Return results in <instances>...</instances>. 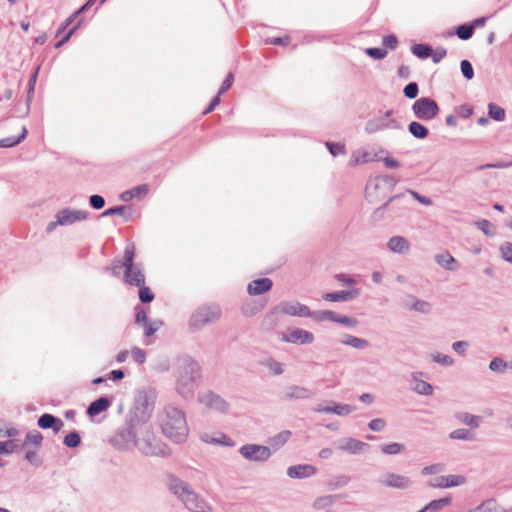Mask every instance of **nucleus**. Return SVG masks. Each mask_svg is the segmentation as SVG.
<instances>
[{"mask_svg": "<svg viewBox=\"0 0 512 512\" xmlns=\"http://www.w3.org/2000/svg\"><path fill=\"white\" fill-rule=\"evenodd\" d=\"M365 53L373 59L381 60L386 57L387 50L385 48L370 47L366 48Z\"/></svg>", "mask_w": 512, "mask_h": 512, "instance_id": "5fc2aeb1", "label": "nucleus"}, {"mask_svg": "<svg viewBox=\"0 0 512 512\" xmlns=\"http://www.w3.org/2000/svg\"><path fill=\"white\" fill-rule=\"evenodd\" d=\"M39 67L31 74L28 81V91H27V103L29 104L32 100V96L34 94L35 85L38 77Z\"/></svg>", "mask_w": 512, "mask_h": 512, "instance_id": "bf43d9fd", "label": "nucleus"}, {"mask_svg": "<svg viewBox=\"0 0 512 512\" xmlns=\"http://www.w3.org/2000/svg\"><path fill=\"white\" fill-rule=\"evenodd\" d=\"M25 460L35 467H40L42 465V460L36 450H28L25 453Z\"/></svg>", "mask_w": 512, "mask_h": 512, "instance_id": "052dcab7", "label": "nucleus"}, {"mask_svg": "<svg viewBox=\"0 0 512 512\" xmlns=\"http://www.w3.org/2000/svg\"><path fill=\"white\" fill-rule=\"evenodd\" d=\"M139 451L145 456L168 457L170 451L166 444L157 439L152 432H147L142 439L136 436V444Z\"/></svg>", "mask_w": 512, "mask_h": 512, "instance_id": "423d86ee", "label": "nucleus"}, {"mask_svg": "<svg viewBox=\"0 0 512 512\" xmlns=\"http://www.w3.org/2000/svg\"><path fill=\"white\" fill-rule=\"evenodd\" d=\"M435 262L448 271H455L459 268L458 261L449 252L435 255Z\"/></svg>", "mask_w": 512, "mask_h": 512, "instance_id": "bb28decb", "label": "nucleus"}, {"mask_svg": "<svg viewBox=\"0 0 512 512\" xmlns=\"http://www.w3.org/2000/svg\"><path fill=\"white\" fill-rule=\"evenodd\" d=\"M473 26L469 23H464L457 26L455 34L461 40H469L473 36Z\"/></svg>", "mask_w": 512, "mask_h": 512, "instance_id": "ea45409f", "label": "nucleus"}, {"mask_svg": "<svg viewBox=\"0 0 512 512\" xmlns=\"http://www.w3.org/2000/svg\"><path fill=\"white\" fill-rule=\"evenodd\" d=\"M432 359L434 362L443 366H452L454 364V360L451 356L442 353L432 355Z\"/></svg>", "mask_w": 512, "mask_h": 512, "instance_id": "680f3d73", "label": "nucleus"}, {"mask_svg": "<svg viewBox=\"0 0 512 512\" xmlns=\"http://www.w3.org/2000/svg\"><path fill=\"white\" fill-rule=\"evenodd\" d=\"M412 111L417 119L430 121L438 115L440 109L435 100L421 97L413 103Z\"/></svg>", "mask_w": 512, "mask_h": 512, "instance_id": "6e6552de", "label": "nucleus"}, {"mask_svg": "<svg viewBox=\"0 0 512 512\" xmlns=\"http://www.w3.org/2000/svg\"><path fill=\"white\" fill-rule=\"evenodd\" d=\"M137 287L139 288V292H138L139 300L143 304H149L154 300L155 296L149 287L145 286V284L143 286H137Z\"/></svg>", "mask_w": 512, "mask_h": 512, "instance_id": "de8ad7c7", "label": "nucleus"}, {"mask_svg": "<svg viewBox=\"0 0 512 512\" xmlns=\"http://www.w3.org/2000/svg\"><path fill=\"white\" fill-rule=\"evenodd\" d=\"M460 69H461V72H462V75L463 77L466 79V80H471L473 79L474 77V69H473V66L472 64L470 63V61L468 60H462L460 62Z\"/></svg>", "mask_w": 512, "mask_h": 512, "instance_id": "6e6d98bb", "label": "nucleus"}, {"mask_svg": "<svg viewBox=\"0 0 512 512\" xmlns=\"http://www.w3.org/2000/svg\"><path fill=\"white\" fill-rule=\"evenodd\" d=\"M331 407L332 413L338 416H347L353 411V408L348 404L331 402Z\"/></svg>", "mask_w": 512, "mask_h": 512, "instance_id": "09e8293b", "label": "nucleus"}, {"mask_svg": "<svg viewBox=\"0 0 512 512\" xmlns=\"http://www.w3.org/2000/svg\"><path fill=\"white\" fill-rule=\"evenodd\" d=\"M164 325V321L157 319L152 322H147V324L142 325L144 327V336L146 338H150L153 336L162 326Z\"/></svg>", "mask_w": 512, "mask_h": 512, "instance_id": "a19ab883", "label": "nucleus"}, {"mask_svg": "<svg viewBox=\"0 0 512 512\" xmlns=\"http://www.w3.org/2000/svg\"><path fill=\"white\" fill-rule=\"evenodd\" d=\"M317 469L310 464L292 465L287 469V475L292 479H304L315 475Z\"/></svg>", "mask_w": 512, "mask_h": 512, "instance_id": "a211bd4d", "label": "nucleus"}, {"mask_svg": "<svg viewBox=\"0 0 512 512\" xmlns=\"http://www.w3.org/2000/svg\"><path fill=\"white\" fill-rule=\"evenodd\" d=\"M369 445L354 438H345L339 445V449L353 455L361 454Z\"/></svg>", "mask_w": 512, "mask_h": 512, "instance_id": "4be33fe9", "label": "nucleus"}, {"mask_svg": "<svg viewBox=\"0 0 512 512\" xmlns=\"http://www.w3.org/2000/svg\"><path fill=\"white\" fill-rule=\"evenodd\" d=\"M450 503H451V498L445 497V498L432 500L424 507L427 512H437V511L441 510L442 508L448 506Z\"/></svg>", "mask_w": 512, "mask_h": 512, "instance_id": "4c0bfd02", "label": "nucleus"}, {"mask_svg": "<svg viewBox=\"0 0 512 512\" xmlns=\"http://www.w3.org/2000/svg\"><path fill=\"white\" fill-rule=\"evenodd\" d=\"M239 454L247 461L264 463L271 457V450L265 445L245 444L240 447Z\"/></svg>", "mask_w": 512, "mask_h": 512, "instance_id": "1a4fd4ad", "label": "nucleus"}, {"mask_svg": "<svg viewBox=\"0 0 512 512\" xmlns=\"http://www.w3.org/2000/svg\"><path fill=\"white\" fill-rule=\"evenodd\" d=\"M151 418V415L144 411L143 409H140L136 405H133V407L130 409L128 415H127V426L125 432L121 433L120 435L131 444H136V427L145 424L149 421Z\"/></svg>", "mask_w": 512, "mask_h": 512, "instance_id": "0eeeda50", "label": "nucleus"}, {"mask_svg": "<svg viewBox=\"0 0 512 512\" xmlns=\"http://www.w3.org/2000/svg\"><path fill=\"white\" fill-rule=\"evenodd\" d=\"M446 488L462 485L466 482V478L462 475H447Z\"/></svg>", "mask_w": 512, "mask_h": 512, "instance_id": "0e129e2a", "label": "nucleus"}, {"mask_svg": "<svg viewBox=\"0 0 512 512\" xmlns=\"http://www.w3.org/2000/svg\"><path fill=\"white\" fill-rule=\"evenodd\" d=\"M88 217V211L75 210L70 208L61 209L55 215L57 223H61V226L72 225L76 222L85 221L88 219Z\"/></svg>", "mask_w": 512, "mask_h": 512, "instance_id": "9d476101", "label": "nucleus"}, {"mask_svg": "<svg viewBox=\"0 0 512 512\" xmlns=\"http://www.w3.org/2000/svg\"><path fill=\"white\" fill-rule=\"evenodd\" d=\"M169 491L175 495L191 512H212L211 506L197 494L191 485L182 479L169 475L167 480Z\"/></svg>", "mask_w": 512, "mask_h": 512, "instance_id": "f03ea898", "label": "nucleus"}, {"mask_svg": "<svg viewBox=\"0 0 512 512\" xmlns=\"http://www.w3.org/2000/svg\"><path fill=\"white\" fill-rule=\"evenodd\" d=\"M148 309L142 307L141 305H136L134 307V311H135V323L139 326H142L144 324H147L148 322Z\"/></svg>", "mask_w": 512, "mask_h": 512, "instance_id": "37998d69", "label": "nucleus"}, {"mask_svg": "<svg viewBox=\"0 0 512 512\" xmlns=\"http://www.w3.org/2000/svg\"><path fill=\"white\" fill-rule=\"evenodd\" d=\"M42 441V434L38 430H32L26 434L24 442L21 445V447H25L28 444H32L39 448L41 446Z\"/></svg>", "mask_w": 512, "mask_h": 512, "instance_id": "c9c22d12", "label": "nucleus"}, {"mask_svg": "<svg viewBox=\"0 0 512 512\" xmlns=\"http://www.w3.org/2000/svg\"><path fill=\"white\" fill-rule=\"evenodd\" d=\"M488 115L491 119L501 122L505 119V110L495 103H489Z\"/></svg>", "mask_w": 512, "mask_h": 512, "instance_id": "58836bf2", "label": "nucleus"}, {"mask_svg": "<svg viewBox=\"0 0 512 512\" xmlns=\"http://www.w3.org/2000/svg\"><path fill=\"white\" fill-rule=\"evenodd\" d=\"M424 376V373L423 372H413L411 374V377H412V380H413V391L416 392L417 394H420V395H424V396H430L433 394V386L422 380L421 377Z\"/></svg>", "mask_w": 512, "mask_h": 512, "instance_id": "412c9836", "label": "nucleus"}, {"mask_svg": "<svg viewBox=\"0 0 512 512\" xmlns=\"http://www.w3.org/2000/svg\"><path fill=\"white\" fill-rule=\"evenodd\" d=\"M155 400L156 391L154 389H141L138 390L135 395L134 405L152 415L155 406Z\"/></svg>", "mask_w": 512, "mask_h": 512, "instance_id": "f8f14e48", "label": "nucleus"}, {"mask_svg": "<svg viewBox=\"0 0 512 512\" xmlns=\"http://www.w3.org/2000/svg\"><path fill=\"white\" fill-rule=\"evenodd\" d=\"M405 446L401 443L393 442L390 444L383 445L381 451L387 455H396L404 450Z\"/></svg>", "mask_w": 512, "mask_h": 512, "instance_id": "603ef678", "label": "nucleus"}, {"mask_svg": "<svg viewBox=\"0 0 512 512\" xmlns=\"http://www.w3.org/2000/svg\"><path fill=\"white\" fill-rule=\"evenodd\" d=\"M408 131L414 138L419 140L425 139L429 134L428 128L417 121L410 122Z\"/></svg>", "mask_w": 512, "mask_h": 512, "instance_id": "c756f323", "label": "nucleus"}, {"mask_svg": "<svg viewBox=\"0 0 512 512\" xmlns=\"http://www.w3.org/2000/svg\"><path fill=\"white\" fill-rule=\"evenodd\" d=\"M162 433L175 443H183L189 434L185 413L174 406L164 408L160 417Z\"/></svg>", "mask_w": 512, "mask_h": 512, "instance_id": "f257e3e1", "label": "nucleus"}, {"mask_svg": "<svg viewBox=\"0 0 512 512\" xmlns=\"http://www.w3.org/2000/svg\"><path fill=\"white\" fill-rule=\"evenodd\" d=\"M419 93V86L416 82L408 83L404 89L403 94L408 99H415Z\"/></svg>", "mask_w": 512, "mask_h": 512, "instance_id": "4d7b16f0", "label": "nucleus"}, {"mask_svg": "<svg viewBox=\"0 0 512 512\" xmlns=\"http://www.w3.org/2000/svg\"><path fill=\"white\" fill-rule=\"evenodd\" d=\"M325 145L333 157L345 155L347 153L346 146L343 143L326 142Z\"/></svg>", "mask_w": 512, "mask_h": 512, "instance_id": "a18cd8bd", "label": "nucleus"}, {"mask_svg": "<svg viewBox=\"0 0 512 512\" xmlns=\"http://www.w3.org/2000/svg\"><path fill=\"white\" fill-rule=\"evenodd\" d=\"M361 293L359 288L353 287L350 290L336 291L325 293L322 297L326 301L346 302L356 299Z\"/></svg>", "mask_w": 512, "mask_h": 512, "instance_id": "f3484780", "label": "nucleus"}, {"mask_svg": "<svg viewBox=\"0 0 512 512\" xmlns=\"http://www.w3.org/2000/svg\"><path fill=\"white\" fill-rule=\"evenodd\" d=\"M89 204L95 210H100L105 205V199L98 194L91 195L89 197Z\"/></svg>", "mask_w": 512, "mask_h": 512, "instance_id": "69168bd1", "label": "nucleus"}, {"mask_svg": "<svg viewBox=\"0 0 512 512\" xmlns=\"http://www.w3.org/2000/svg\"><path fill=\"white\" fill-rule=\"evenodd\" d=\"M292 433L289 430H283L269 439V444L275 450L284 446L291 438Z\"/></svg>", "mask_w": 512, "mask_h": 512, "instance_id": "7c9ffc66", "label": "nucleus"}, {"mask_svg": "<svg viewBox=\"0 0 512 512\" xmlns=\"http://www.w3.org/2000/svg\"><path fill=\"white\" fill-rule=\"evenodd\" d=\"M221 314V308L217 304L200 305L190 315L188 328L191 332H198L219 320Z\"/></svg>", "mask_w": 512, "mask_h": 512, "instance_id": "39448f33", "label": "nucleus"}, {"mask_svg": "<svg viewBox=\"0 0 512 512\" xmlns=\"http://www.w3.org/2000/svg\"><path fill=\"white\" fill-rule=\"evenodd\" d=\"M388 249L396 254L404 255L410 251V242L404 236H392L387 242Z\"/></svg>", "mask_w": 512, "mask_h": 512, "instance_id": "aec40b11", "label": "nucleus"}, {"mask_svg": "<svg viewBox=\"0 0 512 512\" xmlns=\"http://www.w3.org/2000/svg\"><path fill=\"white\" fill-rule=\"evenodd\" d=\"M457 419L461 423H463L471 428H478L480 425V422L482 420V417L464 412V413H460L457 416Z\"/></svg>", "mask_w": 512, "mask_h": 512, "instance_id": "473e14b6", "label": "nucleus"}, {"mask_svg": "<svg viewBox=\"0 0 512 512\" xmlns=\"http://www.w3.org/2000/svg\"><path fill=\"white\" fill-rule=\"evenodd\" d=\"M368 427L372 431L380 432L385 429L386 421L382 418H375L369 422Z\"/></svg>", "mask_w": 512, "mask_h": 512, "instance_id": "774afa93", "label": "nucleus"}, {"mask_svg": "<svg viewBox=\"0 0 512 512\" xmlns=\"http://www.w3.org/2000/svg\"><path fill=\"white\" fill-rule=\"evenodd\" d=\"M332 322L343 324L347 327H355L358 324V320L356 318L347 315L337 314L335 312Z\"/></svg>", "mask_w": 512, "mask_h": 512, "instance_id": "49530a36", "label": "nucleus"}, {"mask_svg": "<svg viewBox=\"0 0 512 512\" xmlns=\"http://www.w3.org/2000/svg\"><path fill=\"white\" fill-rule=\"evenodd\" d=\"M443 470H444L443 464L435 463L432 465L425 466L422 469V474L423 475H435V474L442 472Z\"/></svg>", "mask_w": 512, "mask_h": 512, "instance_id": "338daca9", "label": "nucleus"}, {"mask_svg": "<svg viewBox=\"0 0 512 512\" xmlns=\"http://www.w3.org/2000/svg\"><path fill=\"white\" fill-rule=\"evenodd\" d=\"M314 396V393L306 387L291 385L285 394V398L288 400H303L310 399Z\"/></svg>", "mask_w": 512, "mask_h": 512, "instance_id": "393cba45", "label": "nucleus"}, {"mask_svg": "<svg viewBox=\"0 0 512 512\" xmlns=\"http://www.w3.org/2000/svg\"><path fill=\"white\" fill-rule=\"evenodd\" d=\"M449 438L453 440L473 441L475 440V433L469 429L459 428L453 430L449 434Z\"/></svg>", "mask_w": 512, "mask_h": 512, "instance_id": "72a5a7b5", "label": "nucleus"}, {"mask_svg": "<svg viewBox=\"0 0 512 512\" xmlns=\"http://www.w3.org/2000/svg\"><path fill=\"white\" fill-rule=\"evenodd\" d=\"M126 210H127L126 206H123V205L111 207V208H108L105 211H103L99 217L120 215V216H124L128 220L130 218L131 214L129 213L127 215Z\"/></svg>", "mask_w": 512, "mask_h": 512, "instance_id": "c03bdc74", "label": "nucleus"}, {"mask_svg": "<svg viewBox=\"0 0 512 512\" xmlns=\"http://www.w3.org/2000/svg\"><path fill=\"white\" fill-rule=\"evenodd\" d=\"M469 512H499L494 500H487L479 504L475 509Z\"/></svg>", "mask_w": 512, "mask_h": 512, "instance_id": "8fccbe9b", "label": "nucleus"}, {"mask_svg": "<svg viewBox=\"0 0 512 512\" xmlns=\"http://www.w3.org/2000/svg\"><path fill=\"white\" fill-rule=\"evenodd\" d=\"M340 342L343 345L351 346L359 350L366 349L367 347H369L368 340L356 337L351 334H345L343 338L340 340Z\"/></svg>", "mask_w": 512, "mask_h": 512, "instance_id": "cd10ccee", "label": "nucleus"}, {"mask_svg": "<svg viewBox=\"0 0 512 512\" xmlns=\"http://www.w3.org/2000/svg\"><path fill=\"white\" fill-rule=\"evenodd\" d=\"M63 444L68 448H76L81 444V436L78 431L68 433L64 439Z\"/></svg>", "mask_w": 512, "mask_h": 512, "instance_id": "79ce46f5", "label": "nucleus"}, {"mask_svg": "<svg viewBox=\"0 0 512 512\" xmlns=\"http://www.w3.org/2000/svg\"><path fill=\"white\" fill-rule=\"evenodd\" d=\"M501 257L508 263L512 264V243L505 242L500 247Z\"/></svg>", "mask_w": 512, "mask_h": 512, "instance_id": "e2e57ef3", "label": "nucleus"}, {"mask_svg": "<svg viewBox=\"0 0 512 512\" xmlns=\"http://www.w3.org/2000/svg\"><path fill=\"white\" fill-rule=\"evenodd\" d=\"M199 400L206 407L213 409L215 411L226 413L229 410L228 402L225 399H223L220 395L212 391L204 393L202 396H200Z\"/></svg>", "mask_w": 512, "mask_h": 512, "instance_id": "4468645a", "label": "nucleus"}, {"mask_svg": "<svg viewBox=\"0 0 512 512\" xmlns=\"http://www.w3.org/2000/svg\"><path fill=\"white\" fill-rule=\"evenodd\" d=\"M199 377V364L191 358L184 359L179 369V376L176 386L177 392L184 399L192 398L197 388V379Z\"/></svg>", "mask_w": 512, "mask_h": 512, "instance_id": "7ed1b4c3", "label": "nucleus"}, {"mask_svg": "<svg viewBox=\"0 0 512 512\" xmlns=\"http://www.w3.org/2000/svg\"><path fill=\"white\" fill-rule=\"evenodd\" d=\"M379 483L387 488L400 490L408 489L412 485V481L409 477L396 473H386L383 478L379 480Z\"/></svg>", "mask_w": 512, "mask_h": 512, "instance_id": "2eb2a0df", "label": "nucleus"}, {"mask_svg": "<svg viewBox=\"0 0 512 512\" xmlns=\"http://www.w3.org/2000/svg\"><path fill=\"white\" fill-rule=\"evenodd\" d=\"M27 134L28 130L23 126L21 133L18 136H10L0 139V148H11L20 144L26 138Z\"/></svg>", "mask_w": 512, "mask_h": 512, "instance_id": "c85d7f7f", "label": "nucleus"}, {"mask_svg": "<svg viewBox=\"0 0 512 512\" xmlns=\"http://www.w3.org/2000/svg\"><path fill=\"white\" fill-rule=\"evenodd\" d=\"M386 129L400 130L402 129L401 123L396 119L374 118L369 120L365 125V131L373 134Z\"/></svg>", "mask_w": 512, "mask_h": 512, "instance_id": "ddd939ff", "label": "nucleus"}, {"mask_svg": "<svg viewBox=\"0 0 512 512\" xmlns=\"http://www.w3.org/2000/svg\"><path fill=\"white\" fill-rule=\"evenodd\" d=\"M136 246L134 242L129 241L124 250V258L120 267L125 268L124 281L131 286H143L145 284V275L140 264H134Z\"/></svg>", "mask_w": 512, "mask_h": 512, "instance_id": "20e7f679", "label": "nucleus"}, {"mask_svg": "<svg viewBox=\"0 0 512 512\" xmlns=\"http://www.w3.org/2000/svg\"><path fill=\"white\" fill-rule=\"evenodd\" d=\"M110 406H111V400L106 396H102L90 403V405L88 406V408L86 410V413L90 417H94V416L99 415L100 413L106 411Z\"/></svg>", "mask_w": 512, "mask_h": 512, "instance_id": "a878e982", "label": "nucleus"}, {"mask_svg": "<svg viewBox=\"0 0 512 512\" xmlns=\"http://www.w3.org/2000/svg\"><path fill=\"white\" fill-rule=\"evenodd\" d=\"M411 52L420 59H426L432 55V47L428 44H414Z\"/></svg>", "mask_w": 512, "mask_h": 512, "instance_id": "f704fd0d", "label": "nucleus"}, {"mask_svg": "<svg viewBox=\"0 0 512 512\" xmlns=\"http://www.w3.org/2000/svg\"><path fill=\"white\" fill-rule=\"evenodd\" d=\"M309 318H312L316 322H322L325 320H329L332 322L334 317V312L331 310H316L311 311L309 309V315L307 316Z\"/></svg>", "mask_w": 512, "mask_h": 512, "instance_id": "e433bc0d", "label": "nucleus"}, {"mask_svg": "<svg viewBox=\"0 0 512 512\" xmlns=\"http://www.w3.org/2000/svg\"><path fill=\"white\" fill-rule=\"evenodd\" d=\"M511 166H512V161H510V162L499 161L496 163H488V164L480 165L476 168V170L482 171L485 169H505V168H509Z\"/></svg>", "mask_w": 512, "mask_h": 512, "instance_id": "13d9d810", "label": "nucleus"}, {"mask_svg": "<svg viewBox=\"0 0 512 512\" xmlns=\"http://www.w3.org/2000/svg\"><path fill=\"white\" fill-rule=\"evenodd\" d=\"M405 198V194L400 193L394 196H391L383 205L376 208L371 214L372 222L376 223L381 221L384 218L385 211L389 208L393 209V204L396 202H400Z\"/></svg>", "mask_w": 512, "mask_h": 512, "instance_id": "5701e85b", "label": "nucleus"}, {"mask_svg": "<svg viewBox=\"0 0 512 512\" xmlns=\"http://www.w3.org/2000/svg\"><path fill=\"white\" fill-rule=\"evenodd\" d=\"M412 300V303L407 305L409 310L420 312L423 314H428L431 311V305L429 302L417 299L415 297H412Z\"/></svg>", "mask_w": 512, "mask_h": 512, "instance_id": "2f4dec72", "label": "nucleus"}, {"mask_svg": "<svg viewBox=\"0 0 512 512\" xmlns=\"http://www.w3.org/2000/svg\"><path fill=\"white\" fill-rule=\"evenodd\" d=\"M273 286V282L270 278L263 277L251 281L247 286V292L250 295H261L268 292Z\"/></svg>", "mask_w": 512, "mask_h": 512, "instance_id": "b1692460", "label": "nucleus"}, {"mask_svg": "<svg viewBox=\"0 0 512 512\" xmlns=\"http://www.w3.org/2000/svg\"><path fill=\"white\" fill-rule=\"evenodd\" d=\"M507 368V362L500 358L495 357L489 363V369L496 373H504Z\"/></svg>", "mask_w": 512, "mask_h": 512, "instance_id": "3c124183", "label": "nucleus"}, {"mask_svg": "<svg viewBox=\"0 0 512 512\" xmlns=\"http://www.w3.org/2000/svg\"><path fill=\"white\" fill-rule=\"evenodd\" d=\"M278 308L283 314L289 316L307 317L309 315V307L300 302L283 301Z\"/></svg>", "mask_w": 512, "mask_h": 512, "instance_id": "dca6fc26", "label": "nucleus"}, {"mask_svg": "<svg viewBox=\"0 0 512 512\" xmlns=\"http://www.w3.org/2000/svg\"><path fill=\"white\" fill-rule=\"evenodd\" d=\"M19 447L21 446L16 444L14 440L0 441V454H11L17 451Z\"/></svg>", "mask_w": 512, "mask_h": 512, "instance_id": "864d4df0", "label": "nucleus"}, {"mask_svg": "<svg viewBox=\"0 0 512 512\" xmlns=\"http://www.w3.org/2000/svg\"><path fill=\"white\" fill-rule=\"evenodd\" d=\"M281 341L285 343H293V344H311L315 337L312 332L301 329V328H294L288 330L286 333H282L281 335Z\"/></svg>", "mask_w": 512, "mask_h": 512, "instance_id": "9b49d317", "label": "nucleus"}, {"mask_svg": "<svg viewBox=\"0 0 512 512\" xmlns=\"http://www.w3.org/2000/svg\"><path fill=\"white\" fill-rule=\"evenodd\" d=\"M37 424L41 429H52L54 433L61 431L64 426V423L60 418L49 413L42 414L38 418Z\"/></svg>", "mask_w": 512, "mask_h": 512, "instance_id": "6ab92c4d", "label": "nucleus"}]
</instances>
